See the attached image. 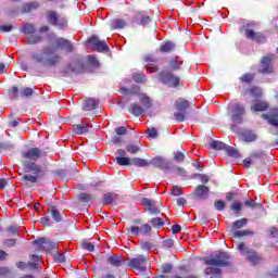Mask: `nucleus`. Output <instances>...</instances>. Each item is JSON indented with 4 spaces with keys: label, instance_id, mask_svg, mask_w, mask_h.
Masks as SVG:
<instances>
[{
    "label": "nucleus",
    "instance_id": "55",
    "mask_svg": "<svg viewBox=\"0 0 278 278\" xmlns=\"http://www.w3.org/2000/svg\"><path fill=\"white\" fill-rule=\"evenodd\" d=\"M34 94V89L26 87L21 91V97H31Z\"/></svg>",
    "mask_w": 278,
    "mask_h": 278
},
{
    "label": "nucleus",
    "instance_id": "54",
    "mask_svg": "<svg viewBox=\"0 0 278 278\" xmlns=\"http://www.w3.org/2000/svg\"><path fill=\"white\" fill-rule=\"evenodd\" d=\"M128 231H130L131 236H135L137 238V236H140L141 230L140 227L138 226H131Z\"/></svg>",
    "mask_w": 278,
    "mask_h": 278
},
{
    "label": "nucleus",
    "instance_id": "6",
    "mask_svg": "<svg viewBox=\"0 0 278 278\" xmlns=\"http://www.w3.org/2000/svg\"><path fill=\"white\" fill-rule=\"evenodd\" d=\"M128 266L135 270H147V258L142 255H139L130 260Z\"/></svg>",
    "mask_w": 278,
    "mask_h": 278
},
{
    "label": "nucleus",
    "instance_id": "16",
    "mask_svg": "<svg viewBox=\"0 0 278 278\" xmlns=\"http://www.w3.org/2000/svg\"><path fill=\"white\" fill-rule=\"evenodd\" d=\"M141 203L146 206V212H150V214H160V208L155 205L154 201L143 198Z\"/></svg>",
    "mask_w": 278,
    "mask_h": 278
},
{
    "label": "nucleus",
    "instance_id": "2",
    "mask_svg": "<svg viewBox=\"0 0 278 278\" xmlns=\"http://www.w3.org/2000/svg\"><path fill=\"white\" fill-rule=\"evenodd\" d=\"M87 45H89L92 51H98L102 53L103 51H110V46L104 40H100L99 37L93 36L87 40Z\"/></svg>",
    "mask_w": 278,
    "mask_h": 278
},
{
    "label": "nucleus",
    "instance_id": "18",
    "mask_svg": "<svg viewBox=\"0 0 278 278\" xmlns=\"http://www.w3.org/2000/svg\"><path fill=\"white\" fill-rule=\"evenodd\" d=\"M181 64H184V60H181L179 56H174L169 59V71H179V68H181Z\"/></svg>",
    "mask_w": 278,
    "mask_h": 278
},
{
    "label": "nucleus",
    "instance_id": "41",
    "mask_svg": "<svg viewBox=\"0 0 278 278\" xmlns=\"http://www.w3.org/2000/svg\"><path fill=\"white\" fill-rule=\"evenodd\" d=\"M132 164L134 166H139V167L149 166V162H147V160L138 159V157L132 160Z\"/></svg>",
    "mask_w": 278,
    "mask_h": 278
},
{
    "label": "nucleus",
    "instance_id": "22",
    "mask_svg": "<svg viewBox=\"0 0 278 278\" xmlns=\"http://www.w3.org/2000/svg\"><path fill=\"white\" fill-rule=\"evenodd\" d=\"M241 138L243 142H255V140H257V135L252 130H248L241 134Z\"/></svg>",
    "mask_w": 278,
    "mask_h": 278
},
{
    "label": "nucleus",
    "instance_id": "7",
    "mask_svg": "<svg viewBox=\"0 0 278 278\" xmlns=\"http://www.w3.org/2000/svg\"><path fill=\"white\" fill-rule=\"evenodd\" d=\"M258 73H263L264 75L273 73V55L264 56L261 60Z\"/></svg>",
    "mask_w": 278,
    "mask_h": 278
},
{
    "label": "nucleus",
    "instance_id": "32",
    "mask_svg": "<svg viewBox=\"0 0 278 278\" xmlns=\"http://www.w3.org/2000/svg\"><path fill=\"white\" fill-rule=\"evenodd\" d=\"M38 177H40V175H30V174H26L22 177L23 181H29V184H38Z\"/></svg>",
    "mask_w": 278,
    "mask_h": 278
},
{
    "label": "nucleus",
    "instance_id": "38",
    "mask_svg": "<svg viewBox=\"0 0 278 278\" xmlns=\"http://www.w3.org/2000/svg\"><path fill=\"white\" fill-rule=\"evenodd\" d=\"M247 223H249L247 218L238 219L232 224V229H242Z\"/></svg>",
    "mask_w": 278,
    "mask_h": 278
},
{
    "label": "nucleus",
    "instance_id": "47",
    "mask_svg": "<svg viewBox=\"0 0 278 278\" xmlns=\"http://www.w3.org/2000/svg\"><path fill=\"white\" fill-rule=\"evenodd\" d=\"M50 212L51 216L54 218V220H56V223H60V220H62V216L60 215V212H58V208L52 207Z\"/></svg>",
    "mask_w": 278,
    "mask_h": 278
},
{
    "label": "nucleus",
    "instance_id": "36",
    "mask_svg": "<svg viewBox=\"0 0 278 278\" xmlns=\"http://www.w3.org/2000/svg\"><path fill=\"white\" fill-rule=\"evenodd\" d=\"M87 64H89V66H92L93 68H99V60H97V56L88 55Z\"/></svg>",
    "mask_w": 278,
    "mask_h": 278
},
{
    "label": "nucleus",
    "instance_id": "39",
    "mask_svg": "<svg viewBox=\"0 0 278 278\" xmlns=\"http://www.w3.org/2000/svg\"><path fill=\"white\" fill-rule=\"evenodd\" d=\"M173 49H175V45H173V42H170V41H167L161 46V51L163 53H168V52L173 51Z\"/></svg>",
    "mask_w": 278,
    "mask_h": 278
},
{
    "label": "nucleus",
    "instance_id": "61",
    "mask_svg": "<svg viewBox=\"0 0 278 278\" xmlns=\"http://www.w3.org/2000/svg\"><path fill=\"white\" fill-rule=\"evenodd\" d=\"M242 116L243 115H240V114H233L232 115V123H235L237 125H240V123H242Z\"/></svg>",
    "mask_w": 278,
    "mask_h": 278
},
{
    "label": "nucleus",
    "instance_id": "14",
    "mask_svg": "<svg viewBox=\"0 0 278 278\" xmlns=\"http://www.w3.org/2000/svg\"><path fill=\"white\" fill-rule=\"evenodd\" d=\"M86 66L80 61H76L70 64L65 70L64 73H85Z\"/></svg>",
    "mask_w": 278,
    "mask_h": 278
},
{
    "label": "nucleus",
    "instance_id": "28",
    "mask_svg": "<svg viewBox=\"0 0 278 278\" xmlns=\"http://www.w3.org/2000/svg\"><path fill=\"white\" fill-rule=\"evenodd\" d=\"M136 21L139 22V25H149V23L151 22V16L144 13H138L136 15Z\"/></svg>",
    "mask_w": 278,
    "mask_h": 278
},
{
    "label": "nucleus",
    "instance_id": "53",
    "mask_svg": "<svg viewBox=\"0 0 278 278\" xmlns=\"http://www.w3.org/2000/svg\"><path fill=\"white\" fill-rule=\"evenodd\" d=\"M141 233L142 236H149V233H151V225L149 224H144L141 228Z\"/></svg>",
    "mask_w": 278,
    "mask_h": 278
},
{
    "label": "nucleus",
    "instance_id": "21",
    "mask_svg": "<svg viewBox=\"0 0 278 278\" xmlns=\"http://www.w3.org/2000/svg\"><path fill=\"white\" fill-rule=\"evenodd\" d=\"M175 108L178 110V112H186L188 108H190V102L186 99H178L175 102Z\"/></svg>",
    "mask_w": 278,
    "mask_h": 278
},
{
    "label": "nucleus",
    "instance_id": "62",
    "mask_svg": "<svg viewBox=\"0 0 278 278\" xmlns=\"http://www.w3.org/2000/svg\"><path fill=\"white\" fill-rule=\"evenodd\" d=\"M148 137H150V138H157V129H155V128H148Z\"/></svg>",
    "mask_w": 278,
    "mask_h": 278
},
{
    "label": "nucleus",
    "instance_id": "23",
    "mask_svg": "<svg viewBox=\"0 0 278 278\" xmlns=\"http://www.w3.org/2000/svg\"><path fill=\"white\" fill-rule=\"evenodd\" d=\"M129 112L131 113L132 116H142V114H144V108H142L138 103H132L130 105Z\"/></svg>",
    "mask_w": 278,
    "mask_h": 278
},
{
    "label": "nucleus",
    "instance_id": "51",
    "mask_svg": "<svg viewBox=\"0 0 278 278\" xmlns=\"http://www.w3.org/2000/svg\"><path fill=\"white\" fill-rule=\"evenodd\" d=\"M235 236H237V238H244V236H253V231H251V230H239V231L235 232Z\"/></svg>",
    "mask_w": 278,
    "mask_h": 278
},
{
    "label": "nucleus",
    "instance_id": "17",
    "mask_svg": "<svg viewBox=\"0 0 278 278\" xmlns=\"http://www.w3.org/2000/svg\"><path fill=\"white\" fill-rule=\"evenodd\" d=\"M151 164L156 168H162L163 170H168L169 168L168 162L160 156L152 159Z\"/></svg>",
    "mask_w": 278,
    "mask_h": 278
},
{
    "label": "nucleus",
    "instance_id": "48",
    "mask_svg": "<svg viewBox=\"0 0 278 278\" xmlns=\"http://www.w3.org/2000/svg\"><path fill=\"white\" fill-rule=\"evenodd\" d=\"M174 116L178 123H184V121H186V113H184V111L176 112Z\"/></svg>",
    "mask_w": 278,
    "mask_h": 278
},
{
    "label": "nucleus",
    "instance_id": "63",
    "mask_svg": "<svg viewBox=\"0 0 278 278\" xmlns=\"http://www.w3.org/2000/svg\"><path fill=\"white\" fill-rule=\"evenodd\" d=\"M227 154L230 156V157H238V150L233 149V148H229L227 149Z\"/></svg>",
    "mask_w": 278,
    "mask_h": 278
},
{
    "label": "nucleus",
    "instance_id": "35",
    "mask_svg": "<svg viewBox=\"0 0 278 278\" xmlns=\"http://www.w3.org/2000/svg\"><path fill=\"white\" fill-rule=\"evenodd\" d=\"M210 147L216 151H223L224 149H227V144L223 143L222 141H213L211 142Z\"/></svg>",
    "mask_w": 278,
    "mask_h": 278
},
{
    "label": "nucleus",
    "instance_id": "27",
    "mask_svg": "<svg viewBox=\"0 0 278 278\" xmlns=\"http://www.w3.org/2000/svg\"><path fill=\"white\" fill-rule=\"evenodd\" d=\"M125 25H127L125 20L115 18L111 22L110 27H111V29H123V28H125Z\"/></svg>",
    "mask_w": 278,
    "mask_h": 278
},
{
    "label": "nucleus",
    "instance_id": "24",
    "mask_svg": "<svg viewBox=\"0 0 278 278\" xmlns=\"http://www.w3.org/2000/svg\"><path fill=\"white\" fill-rule=\"evenodd\" d=\"M108 262L109 264H111V266H115L116 268H118L119 266H123L125 260L122 256L113 255L108 258Z\"/></svg>",
    "mask_w": 278,
    "mask_h": 278
},
{
    "label": "nucleus",
    "instance_id": "10",
    "mask_svg": "<svg viewBox=\"0 0 278 278\" xmlns=\"http://www.w3.org/2000/svg\"><path fill=\"white\" fill-rule=\"evenodd\" d=\"M55 45L58 49H62L67 53H73V51H75V47L73 46V42H71L68 39L59 38L55 40Z\"/></svg>",
    "mask_w": 278,
    "mask_h": 278
},
{
    "label": "nucleus",
    "instance_id": "45",
    "mask_svg": "<svg viewBox=\"0 0 278 278\" xmlns=\"http://www.w3.org/2000/svg\"><path fill=\"white\" fill-rule=\"evenodd\" d=\"M78 199L83 203H89V201H92V195H90V193H80L78 195Z\"/></svg>",
    "mask_w": 278,
    "mask_h": 278
},
{
    "label": "nucleus",
    "instance_id": "4",
    "mask_svg": "<svg viewBox=\"0 0 278 278\" xmlns=\"http://www.w3.org/2000/svg\"><path fill=\"white\" fill-rule=\"evenodd\" d=\"M23 157L25 162H37V160L42 157V150H40V148H31L23 152Z\"/></svg>",
    "mask_w": 278,
    "mask_h": 278
},
{
    "label": "nucleus",
    "instance_id": "25",
    "mask_svg": "<svg viewBox=\"0 0 278 278\" xmlns=\"http://www.w3.org/2000/svg\"><path fill=\"white\" fill-rule=\"evenodd\" d=\"M97 105H99V101H97L94 99H88L85 101L83 110H85V112H90V111L94 110V108H97Z\"/></svg>",
    "mask_w": 278,
    "mask_h": 278
},
{
    "label": "nucleus",
    "instance_id": "29",
    "mask_svg": "<svg viewBox=\"0 0 278 278\" xmlns=\"http://www.w3.org/2000/svg\"><path fill=\"white\" fill-rule=\"evenodd\" d=\"M21 31H23L25 35L36 34V26H34V24L25 23L22 26Z\"/></svg>",
    "mask_w": 278,
    "mask_h": 278
},
{
    "label": "nucleus",
    "instance_id": "42",
    "mask_svg": "<svg viewBox=\"0 0 278 278\" xmlns=\"http://www.w3.org/2000/svg\"><path fill=\"white\" fill-rule=\"evenodd\" d=\"M230 210H232V212H236V214H240V212H242V203L235 201L231 204Z\"/></svg>",
    "mask_w": 278,
    "mask_h": 278
},
{
    "label": "nucleus",
    "instance_id": "52",
    "mask_svg": "<svg viewBox=\"0 0 278 278\" xmlns=\"http://www.w3.org/2000/svg\"><path fill=\"white\" fill-rule=\"evenodd\" d=\"M232 112H233V114L244 115V106H242L240 104H235Z\"/></svg>",
    "mask_w": 278,
    "mask_h": 278
},
{
    "label": "nucleus",
    "instance_id": "3",
    "mask_svg": "<svg viewBox=\"0 0 278 278\" xmlns=\"http://www.w3.org/2000/svg\"><path fill=\"white\" fill-rule=\"evenodd\" d=\"M159 79H160V81H162L163 84H166L170 88H177V86H179V81H180L179 77L173 75V73H170V72L159 73Z\"/></svg>",
    "mask_w": 278,
    "mask_h": 278
},
{
    "label": "nucleus",
    "instance_id": "50",
    "mask_svg": "<svg viewBox=\"0 0 278 278\" xmlns=\"http://www.w3.org/2000/svg\"><path fill=\"white\" fill-rule=\"evenodd\" d=\"M249 92L252 97H262V89H260V87H252Z\"/></svg>",
    "mask_w": 278,
    "mask_h": 278
},
{
    "label": "nucleus",
    "instance_id": "46",
    "mask_svg": "<svg viewBox=\"0 0 278 278\" xmlns=\"http://www.w3.org/2000/svg\"><path fill=\"white\" fill-rule=\"evenodd\" d=\"M170 194H173V197H181V194H184V191L181 187L173 186Z\"/></svg>",
    "mask_w": 278,
    "mask_h": 278
},
{
    "label": "nucleus",
    "instance_id": "8",
    "mask_svg": "<svg viewBox=\"0 0 278 278\" xmlns=\"http://www.w3.org/2000/svg\"><path fill=\"white\" fill-rule=\"evenodd\" d=\"M243 255L252 264L253 266H257V264H262V256L257 254L255 250H248L247 252H243Z\"/></svg>",
    "mask_w": 278,
    "mask_h": 278
},
{
    "label": "nucleus",
    "instance_id": "57",
    "mask_svg": "<svg viewBox=\"0 0 278 278\" xmlns=\"http://www.w3.org/2000/svg\"><path fill=\"white\" fill-rule=\"evenodd\" d=\"M54 260L59 264H64L66 262V257L64 256V253H58L56 255H54Z\"/></svg>",
    "mask_w": 278,
    "mask_h": 278
},
{
    "label": "nucleus",
    "instance_id": "59",
    "mask_svg": "<svg viewBox=\"0 0 278 278\" xmlns=\"http://www.w3.org/2000/svg\"><path fill=\"white\" fill-rule=\"evenodd\" d=\"M4 247L11 248L16 247V239H5L3 241Z\"/></svg>",
    "mask_w": 278,
    "mask_h": 278
},
{
    "label": "nucleus",
    "instance_id": "13",
    "mask_svg": "<svg viewBox=\"0 0 278 278\" xmlns=\"http://www.w3.org/2000/svg\"><path fill=\"white\" fill-rule=\"evenodd\" d=\"M245 38L253 40L254 42H266V37L262 33H255L252 29H245Z\"/></svg>",
    "mask_w": 278,
    "mask_h": 278
},
{
    "label": "nucleus",
    "instance_id": "5",
    "mask_svg": "<svg viewBox=\"0 0 278 278\" xmlns=\"http://www.w3.org/2000/svg\"><path fill=\"white\" fill-rule=\"evenodd\" d=\"M134 93L138 94L139 101L146 110H151V108H153V103L151 102V98L149 96H147V93H140V86H135L134 87Z\"/></svg>",
    "mask_w": 278,
    "mask_h": 278
},
{
    "label": "nucleus",
    "instance_id": "31",
    "mask_svg": "<svg viewBox=\"0 0 278 278\" xmlns=\"http://www.w3.org/2000/svg\"><path fill=\"white\" fill-rule=\"evenodd\" d=\"M88 129H90V124L74 126L75 134H79V135L88 134Z\"/></svg>",
    "mask_w": 278,
    "mask_h": 278
},
{
    "label": "nucleus",
    "instance_id": "11",
    "mask_svg": "<svg viewBox=\"0 0 278 278\" xmlns=\"http://www.w3.org/2000/svg\"><path fill=\"white\" fill-rule=\"evenodd\" d=\"M35 244H37V247H39V249H41V251H53V249H58V244H55L45 238L35 240Z\"/></svg>",
    "mask_w": 278,
    "mask_h": 278
},
{
    "label": "nucleus",
    "instance_id": "19",
    "mask_svg": "<svg viewBox=\"0 0 278 278\" xmlns=\"http://www.w3.org/2000/svg\"><path fill=\"white\" fill-rule=\"evenodd\" d=\"M262 162V156L260 154H252L243 161L245 168H251L252 165Z\"/></svg>",
    "mask_w": 278,
    "mask_h": 278
},
{
    "label": "nucleus",
    "instance_id": "58",
    "mask_svg": "<svg viewBox=\"0 0 278 278\" xmlns=\"http://www.w3.org/2000/svg\"><path fill=\"white\" fill-rule=\"evenodd\" d=\"M83 249L92 253V251H94V244L86 241V242L83 243Z\"/></svg>",
    "mask_w": 278,
    "mask_h": 278
},
{
    "label": "nucleus",
    "instance_id": "56",
    "mask_svg": "<svg viewBox=\"0 0 278 278\" xmlns=\"http://www.w3.org/2000/svg\"><path fill=\"white\" fill-rule=\"evenodd\" d=\"M174 160L175 162H184V160H186V155H184V152H175Z\"/></svg>",
    "mask_w": 278,
    "mask_h": 278
},
{
    "label": "nucleus",
    "instance_id": "9",
    "mask_svg": "<svg viewBox=\"0 0 278 278\" xmlns=\"http://www.w3.org/2000/svg\"><path fill=\"white\" fill-rule=\"evenodd\" d=\"M262 118L264 121H267L269 125H273L274 127H278V110L271 109L268 113L262 114Z\"/></svg>",
    "mask_w": 278,
    "mask_h": 278
},
{
    "label": "nucleus",
    "instance_id": "43",
    "mask_svg": "<svg viewBox=\"0 0 278 278\" xmlns=\"http://www.w3.org/2000/svg\"><path fill=\"white\" fill-rule=\"evenodd\" d=\"M153 227H164V219L161 217H155L150 220Z\"/></svg>",
    "mask_w": 278,
    "mask_h": 278
},
{
    "label": "nucleus",
    "instance_id": "12",
    "mask_svg": "<svg viewBox=\"0 0 278 278\" xmlns=\"http://www.w3.org/2000/svg\"><path fill=\"white\" fill-rule=\"evenodd\" d=\"M23 165L25 173H34V175H40L42 173V167L31 161H24Z\"/></svg>",
    "mask_w": 278,
    "mask_h": 278
},
{
    "label": "nucleus",
    "instance_id": "20",
    "mask_svg": "<svg viewBox=\"0 0 278 278\" xmlns=\"http://www.w3.org/2000/svg\"><path fill=\"white\" fill-rule=\"evenodd\" d=\"M210 194V188L207 186L200 185L195 189V197L199 199H205Z\"/></svg>",
    "mask_w": 278,
    "mask_h": 278
},
{
    "label": "nucleus",
    "instance_id": "44",
    "mask_svg": "<svg viewBox=\"0 0 278 278\" xmlns=\"http://www.w3.org/2000/svg\"><path fill=\"white\" fill-rule=\"evenodd\" d=\"M126 151L134 155L140 151V147H138L136 144H128V146H126Z\"/></svg>",
    "mask_w": 278,
    "mask_h": 278
},
{
    "label": "nucleus",
    "instance_id": "40",
    "mask_svg": "<svg viewBox=\"0 0 278 278\" xmlns=\"http://www.w3.org/2000/svg\"><path fill=\"white\" fill-rule=\"evenodd\" d=\"M255 79V74H244L243 76L240 77V81L242 84H251Z\"/></svg>",
    "mask_w": 278,
    "mask_h": 278
},
{
    "label": "nucleus",
    "instance_id": "37",
    "mask_svg": "<svg viewBox=\"0 0 278 278\" xmlns=\"http://www.w3.org/2000/svg\"><path fill=\"white\" fill-rule=\"evenodd\" d=\"M115 160L119 166H129V164H131V161L129 160V157L116 156Z\"/></svg>",
    "mask_w": 278,
    "mask_h": 278
},
{
    "label": "nucleus",
    "instance_id": "15",
    "mask_svg": "<svg viewBox=\"0 0 278 278\" xmlns=\"http://www.w3.org/2000/svg\"><path fill=\"white\" fill-rule=\"evenodd\" d=\"M46 16L51 25H65L64 20L60 18L55 11H48Z\"/></svg>",
    "mask_w": 278,
    "mask_h": 278
},
{
    "label": "nucleus",
    "instance_id": "34",
    "mask_svg": "<svg viewBox=\"0 0 278 278\" xmlns=\"http://www.w3.org/2000/svg\"><path fill=\"white\" fill-rule=\"evenodd\" d=\"M116 199V195L112 194V193H105L103 195V204L104 205H112L114 203Z\"/></svg>",
    "mask_w": 278,
    "mask_h": 278
},
{
    "label": "nucleus",
    "instance_id": "1",
    "mask_svg": "<svg viewBox=\"0 0 278 278\" xmlns=\"http://www.w3.org/2000/svg\"><path fill=\"white\" fill-rule=\"evenodd\" d=\"M31 60L34 64H37L42 68H49L51 66H58V64H60V55L51 54V49H46L42 54H33Z\"/></svg>",
    "mask_w": 278,
    "mask_h": 278
},
{
    "label": "nucleus",
    "instance_id": "49",
    "mask_svg": "<svg viewBox=\"0 0 278 278\" xmlns=\"http://www.w3.org/2000/svg\"><path fill=\"white\" fill-rule=\"evenodd\" d=\"M42 41V37L35 35L28 38V45H38V42Z\"/></svg>",
    "mask_w": 278,
    "mask_h": 278
},
{
    "label": "nucleus",
    "instance_id": "60",
    "mask_svg": "<svg viewBox=\"0 0 278 278\" xmlns=\"http://www.w3.org/2000/svg\"><path fill=\"white\" fill-rule=\"evenodd\" d=\"M10 97L11 99H16V97H18V87H12L10 89Z\"/></svg>",
    "mask_w": 278,
    "mask_h": 278
},
{
    "label": "nucleus",
    "instance_id": "30",
    "mask_svg": "<svg viewBox=\"0 0 278 278\" xmlns=\"http://www.w3.org/2000/svg\"><path fill=\"white\" fill-rule=\"evenodd\" d=\"M132 79L136 84H144L147 81V75H144V72H137L132 74Z\"/></svg>",
    "mask_w": 278,
    "mask_h": 278
},
{
    "label": "nucleus",
    "instance_id": "26",
    "mask_svg": "<svg viewBox=\"0 0 278 278\" xmlns=\"http://www.w3.org/2000/svg\"><path fill=\"white\" fill-rule=\"evenodd\" d=\"M269 105L267 102H264V101H260V102H256L254 103L251 109L254 111V112H266V110H268Z\"/></svg>",
    "mask_w": 278,
    "mask_h": 278
},
{
    "label": "nucleus",
    "instance_id": "33",
    "mask_svg": "<svg viewBox=\"0 0 278 278\" xmlns=\"http://www.w3.org/2000/svg\"><path fill=\"white\" fill-rule=\"evenodd\" d=\"M147 73H157L160 71V66H157V62L146 63Z\"/></svg>",
    "mask_w": 278,
    "mask_h": 278
},
{
    "label": "nucleus",
    "instance_id": "64",
    "mask_svg": "<svg viewBox=\"0 0 278 278\" xmlns=\"http://www.w3.org/2000/svg\"><path fill=\"white\" fill-rule=\"evenodd\" d=\"M215 207L218 210V212H222V210H225V203L220 200L215 201Z\"/></svg>",
    "mask_w": 278,
    "mask_h": 278
}]
</instances>
